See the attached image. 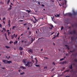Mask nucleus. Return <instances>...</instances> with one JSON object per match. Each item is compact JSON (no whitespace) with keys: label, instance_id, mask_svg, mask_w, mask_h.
Wrapping results in <instances>:
<instances>
[{"label":"nucleus","instance_id":"obj_1","mask_svg":"<svg viewBox=\"0 0 77 77\" xmlns=\"http://www.w3.org/2000/svg\"><path fill=\"white\" fill-rule=\"evenodd\" d=\"M23 63H25L24 64V65H25L26 66H28V65H30V63H32V62H28L27 64L26 63V60H23Z\"/></svg>","mask_w":77,"mask_h":77},{"label":"nucleus","instance_id":"obj_2","mask_svg":"<svg viewBox=\"0 0 77 77\" xmlns=\"http://www.w3.org/2000/svg\"><path fill=\"white\" fill-rule=\"evenodd\" d=\"M3 62H4L5 63H12V61H8L7 60H3Z\"/></svg>","mask_w":77,"mask_h":77},{"label":"nucleus","instance_id":"obj_3","mask_svg":"<svg viewBox=\"0 0 77 77\" xmlns=\"http://www.w3.org/2000/svg\"><path fill=\"white\" fill-rule=\"evenodd\" d=\"M63 15L64 16H67V15H68L69 16H72V14L70 13H66L65 14H64V13H63Z\"/></svg>","mask_w":77,"mask_h":77},{"label":"nucleus","instance_id":"obj_4","mask_svg":"<svg viewBox=\"0 0 77 77\" xmlns=\"http://www.w3.org/2000/svg\"><path fill=\"white\" fill-rule=\"evenodd\" d=\"M75 33H76V32H75V30H74L73 31L72 33V32H69V34H70V35H72V34H75Z\"/></svg>","mask_w":77,"mask_h":77},{"label":"nucleus","instance_id":"obj_5","mask_svg":"<svg viewBox=\"0 0 77 77\" xmlns=\"http://www.w3.org/2000/svg\"><path fill=\"white\" fill-rule=\"evenodd\" d=\"M69 68H70V69H72V65L71 64L70 65H69Z\"/></svg>","mask_w":77,"mask_h":77},{"label":"nucleus","instance_id":"obj_6","mask_svg":"<svg viewBox=\"0 0 77 77\" xmlns=\"http://www.w3.org/2000/svg\"><path fill=\"white\" fill-rule=\"evenodd\" d=\"M54 16L55 17H57V18H58V17H59L60 16V14H54Z\"/></svg>","mask_w":77,"mask_h":77},{"label":"nucleus","instance_id":"obj_7","mask_svg":"<svg viewBox=\"0 0 77 77\" xmlns=\"http://www.w3.org/2000/svg\"><path fill=\"white\" fill-rule=\"evenodd\" d=\"M15 34H14L13 35H11V39H14V38L15 37Z\"/></svg>","mask_w":77,"mask_h":77},{"label":"nucleus","instance_id":"obj_8","mask_svg":"<svg viewBox=\"0 0 77 77\" xmlns=\"http://www.w3.org/2000/svg\"><path fill=\"white\" fill-rule=\"evenodd\" d=\"M9 30H7V32L8 33V36H9V35L10 34H11V32H9Z\"/></svg>","mask_w":77,"mask_h":77},{"label":"nucleus","instance_id":"obj_9","mask_svg":"<svg viewBox=\"0 0 77 77\" xmlns=\"http://www.w3.org/2000/svg\"><path fill=\"white\" fill-rule=\"evenodd\" d=\"M8 26H9V27L10 26H11V24H10V20H9V21L8 22Z\"/></svg>","mask_w":77,"mask_h":77},{"label":"nucleus","instance_id":"obj_10","mask_svg":"<svg viewBox=\"0 0 77 77\" xmlns=\"http://www.w3.org/2000/svg\"><path fill=\"white\" fill-rule=\"evenodd\" d=\"M19 50L20 51L23 50V48H22L21 47H20L19 48Z\"/></svg>","mask_w":77,"mask_h":77},{"label":"nucleus","instance_id":"obj_11","mask_svg":"<svg viewBox=\"0 0 77 77\" xmlns=\"http://www.w3.org/2000/svg\"><path fill=\"white\" fill-rule=\"evenodd\" d=\"M29 52H30L31 53H33V51L32 49H30L28 51Z\"/></svg>","mask_w":77,"mask_h":77},{"label":"nucleus","instance_id":"obj_12","mask_svg":"<svg viewBox=\"0 0 77 77\" xmlns=\"http://www.w3.org/2000/svg\"><path fill=\"white\" fill-rule=\"evenodd\" d=\"M17 27L16 26H13L12 27V29L13 30H14L15 29V28Z\"/></svg>","mask_w":77,"mask_h":77},{"label":"nucleus","instance_id":"obj_13","mask_svg":"<svg viewBox=\"0 0 77 77\" xmlns=\"http://www.w3.org/2000/svg\"><path fill=\"white\" fill-rule=\"evenodd\" d=\"M71 40L72 41H73V40H74V37H72L71 38Z\"/></svg>","mask_w":77,"mask_h":77},{"label":"nucleus","instance_id":"obj_14","mask_svg":"<svg viewBox=\"0 0 77 77\" xmlns=\"http://www.w3.org/2000/svg\"><path fill=\"white\" fill-rule=\"evenodd\" d=\"M64 59H65L64 58H62L60 59V61H62V60H64Z\"/></svg>","mask_w":77,"mask_h":77},{"label":"nucleus","instance_id":"obj_15","mask_svg":"<svg viewBox=\"0 0 77 77\" xmlns=\"http://www.w3.org/2000/svg\"><path fill=\"white\" fill-rule=\"evenodd\" d=\"M26 12H28V13H29L30 12V11L27 10L26 11Z\"/></svg>","mask_w":77,"mask_h":77},{"label":"nucleus","instance_id":"obj_16","mask_svg":"<svg viewBox=\"0 0 77 77\" xmlns=\"http://www.w3.org/2000/svg\"><path fill=\"white\" fill-rule=\"evenodd\" d=\"M69 70H66L64 72H69Z\"/></svg>","mask_w":77,"mask_h":77},{"label":"nucleus","instance_id":"obj_17","mask_svg":"<svg viewBox=\"0 0 77 77\" xmlns=\"http://www.w3.org/2000/svg\"><path fill=\"white\" fill-rule=\"evenodd\" d=\"M35 66L37 67H39V68L40 67V66H39V65H35Z\"/></svg>","mask_w":77,"mask_h":77},{"label":"nucleus","instance_id":"obj_18","mask_svg":"<svg viewBox=\"0 0 77 77\" xmlns=\"http://www.w3.org/2000/svg\"><path fill=\"white\" fill-rule=\"evenodd\" d=\"M74 51H75V50H73V51H70V53H72V52H74Z\"/></svg>","mask_w":77,"mask_h":77},{"label":"nucleus","instance_id":"obj_19","mask_svg":"<svg viewBox=\"0 0 77 77\" xmlns=\"http://www.w3.org/2000/svg\"><path fill=\"white\" fill-rule=\"evenodd\" d=\"M33 17L34 18L35 20V21H37V20L36 19V18H35V16H33Z\"/></svg>","mask_w":77,"mask_h":77},{"label":"nucleus","instance_id":"obj_20","mask_svg":"<svg viewBox=\"0 0 77 77\" xmlns=\"http://www.w3.org/2000/svg\"><path fill=\"white\" fill-rule=\"evenodd\" d=\"M10 10H11V9H12V6L11 5H10Z\"/></svg>","mask_w":77,"mask_h":77},{"label":"nucleus","instance_id":"obj_21","mask_svg":"<svg viewBox=\"0 0 77 77\" xmlns=\"http://www.w3.org/2000/svg\"><path fill=\"white\" fill-rule=\"evenodd\" d=\"M63 29V26H62L61 28V30H62Z\"/></svg>","mask_w":77,"mask_h":77},{"label":"nucleus","instance_id":"obj_22","mask_svg":"<svg viewBox=\"0 0 77 77\" xmlns=\"http://www.w3.org/2000/svg\"><path fill=\"white\" fill-rule=\"evenodd\" d=\"M14 42H12V41H10L9 42V43L10 44H12V43H13Z\"/></svg>","mask_w":77,"mask_h":77},{"label":"nucleus","instance_id":"obj_23","mask_svg":"<svg viewBox=\"0 0 77 77\" xmlns=\"http://www.w3.org/2000/svg\"><path fill=\"white\" fill-rule=\"evenodd\" d=\"M64 1L65 2V5H66V0H65Z\"/></svg>","mask_w":77,"mask_h":77},{"label":"nucleus","instance_id":"obj_24","mask_svg":"<svg viewBox=\"0 0 77 77\" xmlns=\"http://www.w3.org/2000/svg\"><path fill=\"white\" fill-rule=\"evenodd\" d=\"M59 33H58L56 36L57 37H58V36H59Z\"/></svg>","mask_w":77,"mask_h":77},{"label":"nucleus","instance_id":"obj_25","mask_svg":"<svg viewBox=\"0 0 77 77\" xmlns=\"http://www.w3.org/2000/svg\"><path fill=\"white\" fill-rule=\"evenodd\" d=\"M14 44H15V43H16V44H17V43H18V42H17V41H16L15 42H14Z\"/></svg>","mask_w":77,"mask_h":77},{"label":"nucleus","instance_id":"obj_26","mask_svg":"<svg viewBox=\"0 0 77 77\" xmlns=\"http://www.w3.org/2000/svg\"><path fill=\"white\" fill-rule=\"evenodd\" d=\"M23 20H19V21H20V22H23Z\"/></svg>","mask_w":77,"mask_h":77},{"label":"nucleus","instance_id":"obj_27","mask_svg":"<svg viewBox=\"0 0 77 77\" xmlns=\"http://www.w3.org/2000/svg\"><path fill=\"white\" fill-rule=\"evenodd\" d=\"M74 61L76 62H77V60L75 59H74Z\"/></svg>","mask_w":77,"mask_h":77},{"label":"nucleus","instance_id":"obj_28","mask_svg":"<svg viewBox=\"0 0 77 77\" xmlns=\"http://www.w3.org/2000/svg\"><path fill=\"white\" fill-rule=\"evenodd\" d=\"M65 62H66V61H63V62H62V64H63L65 63Z\"/></svg>","mask_w":77,"mask_h":77},{"label":"nucleus","instance_id":"obj_29","mask_svg":"<svg viewBox=\"0 0 77 77\" xmlns=\"http://www.w3.org/2000/svg\"><path fill=\"white\" fill-rule=\"evenodd\" d=\"M21 68H22L23 69H25V67H23V66H21Z\"/></svg>","mask_w":77,"mask_h":77},{"label":"nucleus","instance_id":"obj_30","mask_svg":"<svg viewBox=\"0 0 77 77\" xmlns=\"http://www.w3.org/2000/svg\"><path fill=\"white\" fill-rule=\"evenodd\" d=\"M5 47H6V48H10V47L7 46H6Z\"/></svg>","mask_w":77,"mask_h":77},{"label":"nucleus","instance_id":"obj_31","mask_svg":"<svg viewBox=\"0 0 77 77\" xmlns=\"http://www.w3.org/2000/svg\"><path fill=\"white\" fill-rule=\"evenodd\" d=\"M10 2V0H8V1L7 2V4H8Z\"/></svg>","mask_w":77,"mask_h":77},{"label":"nucleus","instance_id":"obj_32","mask_svg":"<svg viewBox=\"0 0 77 77\" xmlns=\"http://www.w3.org/2000/svg\"><path fill=\"white\" fill-rule=\"evenodd\" d=\"M24 73V72H23V73H20V74L21 75H23V74Z\"/></svg>","mask_w":77,"mask_h":77},{"label":"nucleus","instance_id":"obj_33","mask_svg":"<svg viewBox=\"0 0 77 77\" xmlns=\"http://www.w3.org/2000/svg\"><path fill=\"white\" fill-rule=\"evenodd\" d=\"M5 38H6V39H8V38H7V36H6V34H5Z\"/></svg>","mask_w":77,"mask_h":77},{"label":"nucleus","instance_id":"obj_34","mask_svg":"<svg viewBox=\"0 0 77 77\" xmlns=\"http://www.w3.org/2000/svg\"><path fill=\"white\" fill-rule=\"evenodd\" d=\"M33 42V38H32V41H31V43H32V42Z\"/></svg>","mask_w":77,"mask_h":77},{"label":"nucleus","instance_id":"obj_35","mask_svg":"<svg viewBox=\"0 0 77 77\" xmlns=\"http://www.w3.org/2000/svg\"><path fill=\"white\" fill-rule=\"evenodd\" d=\"M5 19H6V17H4V18H3V20H5Z\"/></svg>","mask_w":77,"mask_h":77},{"label":"nucleus","instance_id":"obj_36","mask_svg":"<svg viewBox=\"0 0 77 77\" xmlns=\"http://www.w3.org/2000/svg\"><path fill=\"white\" fill-rule=\"evenodd\" d=\"M29 35H30V34H31V32H30V31L29 32Z\"/></svg>","mask_w":77,"mask_h":77},{"label":"nucleus","instance_id":"obj_37","mask_svg":"<svg viewBox=\"0 0 77 77\" xmlns=\"http://www.w3.org/2000/svg\"><path fill=\"white\" fill-rule=\"evenodd\" d=\"M53 65H55L56 64H55V63H54V62L53 63Z\"/></svg>","mask_w":77,"mask_h":77},{"label":"nucleus","instance_id":"obj_38","mask_svg":"<svg viewBox=\"0 0 77 77\" xmlns=\"http://www.w3.org/2000/svg\"><path fill=\"white\" fill-rule=\"evenodd\" d=\"M66 48H67V49H68V50H69V47H67Z\"/></svg>","mask_w":77,"mask_h":77},{"label":"nucleus","instance_id":"obj_39","mask_svg":"<svg viewBox=\"0 0 77 77\" xmlns=\"http://www.w3.org/2000/svg\"><path fill=\"white\" fill-rule=\"evenodd\" d=\"M18 36V35L17 34L16 36H15V38H16L17 37V36Z\"/></svg>","mask_w":77,"mask_h":77},{"label":"nucleus","instance_id":"obj_40","mask_svg":"<svg viewBox=\"0 0 77 77\" xmlns=\"http://www.w3.org/2000/svg\"><path fill=\"white\" fill-rule=\"evenodd\" d=\"M56 38V36H55L53 38V39H54L55 38Z\"/></svg>","mask_w":77,"mask_h":77},{"label":"nucleus","instance_id":"obj_41","mask_svg":"<svg viewBox=\"0 0 77 77\" xmlns=\"http://www.w3.org/2000/svg\"><path fill=\"white\" fill-rule=\"evenodd\" d=\"M35 59H36V62H38V60H37L36 58H35Z\"/></svg>","mask_w":77,"mask_h":77},{"label":"nucleus","instance_id":"obj_42","mask_svg":"<svg viewBox=\"0 0 77 77\" xmlns=\"http://www.w3.org/2000/svg\"><path fill=\"white\" fill-rule=\"evenodd\" d=\"M3 30H4L5 31V30H6V29H5V28H3Z\"/></svg>","mask_w":77,"mask_h":77},{"label":"nucleus","instance_id":"obj_43","mask_svg":"<svg viewBox=\"0 0 77 77\" xmlns=\"http://www.w3.org/2000/svg\"><path fill=\"white\" fill-rule=\"evenodd\" d=\"M42 6H43V7H44V5L43 4H42Z\"/></svg>","mask_w":77,"mask_h":77},{"label":"nucleus","instance_id":"obj_44","mask_svg":"<svg viewBox=\"0 0 77 77\" xmlns=\"http://www.w3.org/2000/svg\"><path fill=\"white\" fill-rule=\"evenodd\" d=\"M11 5H12V6H13V4H12V3H11Z\"/></svg>","mask_w":77,"mask_h":77},{"label":"nucleus","instance_id":"obj_45","mask_svg":"<svg viewBox=\"0 0 77 77\" xmlns=\"http://www.w3.org/2000/svg\"><path fill=\"white\" fill-rule=\"evenodd\" d=\"M2 26V24H0V27H1Z\"/></svg>","mask_w":77,"mask_h":77},{"label":"nucleus","instance_id":"obj_46","mask_svg":"<svg viewBox=\"0 0 77 77\" xmlns=\"http://www.w3.org/2000/svg\"><path fill=\"white\" fill-rule=\"evenodd\" d=\"M38 5H40V2H38Z\"/></svg>","mask_w":77,"mask_h":77},{"label":"nucleus","instance_id":"obj_47","mask_svg":"<svg viewBox=\"0 0 77 77\" xmlns=\"http://www.w3.org/2000/svg\"><path fill=\"white\" fill-rule=\"evenodd\" d=\"M20 37L19 36V37L17 38V39H18V40H19V39H20Z\"/></svg>","mask_w":77,"mask_h":77},{"label":"nucleus","instance_id":"obj_48","mask_svg":"<svg viewBox=\"0 0 77 77\" xmlns=\"http://www.w3.org/2000/svg\"><path fill=\"white\" fill-rule=\"evenodd\" d=\"M24 26H25V25H27V23H24Z\"/></svg>","mask_w":77,"mask_h":77},{"label":"nucleus","instance_id":"obj_49","mask_svg":"<svg viewBox=\"0 0 77 77\" xmlns=\"http://www.w3.org/2000/svg\"><path fill=\"white\" fill-rule=\"evenodd\" d=\"M3 24H5V22L3 21Z\"/></svg>","mask_w":77,"mask_h":77},{"label":"nucleus","instance_id":"obj_50","mask_svg":"<svg viewBox=\"0 0 77 77\" xmlns=\"http://www.w3.org/2000/svg\"><path fill=\"white\" fill-rule=\"evenodd\" d=\"M54 32H53L51 34V35H53V34H54Z\"/></svg>","mask_w":77,"mask_h":77},{"label":"nucleus","instance_id":"obj_51","mask_svg":"<svg viewBox=\"0 0 77 77\" xmlns=\"http://www.w3.org/2000/svg\"><path fill=\"white\" fill-rule=\"evenodd\" d=\"M21 42H22V43H23V42H24V41L22 40V41Z\"/></svg>","mask_w":77,"mask_h":77},{"label":"nucleus","instance_id":"obj_52","mask_svg":"<svg viewBox=\"0 0 77 77\" xmlns=\"http://www.w3.org/2000/svg\"><path fill=\"white\" fill-rule=\"evenodd\" d=\"M33 21V22L34 23H36V21Z\"/></svg>","mask_w":77,"mask_h":77},{"label":"nucleus","instance_id":"obj_53","mask_svg":"<svg viewBox=\"0 0 77 77\" xmlns=\"http://www.w3.org/2000/svg\"><path fill=\"white\" fill-rule=\"evenodd\" d=\"M73 65L74 66V65H75V63H73Z\"/></svg>","mask_w":77,"mask_h":77},{"label":"nucleus","instance_id":"obj_54","mask_svg":"<svg viewBox=\"0 0 77 77\" xmlns=\"http://www.w3.org/2000/svg\"><path fill=\"white\" fill-rule=\"evenodd\" d=\"M29 29H30V28H29V27H28V28H27V29H28V30H29Z\"/></svg>","mask_w":77,"mask_h":77},{"label":"nucleus","instance_id":"obj_55","mask_svg":"<svg viewBox=\"0 0 77 77\" xmlns=\"http://www.w3.org/2000/svg\"><path fill=\"white\" fill-rule=\"evenodd\" d=\"M51 27H53V25H51Z\"/></svg>","mask_w":77,"mask_h":77},{"label":"nucleus","instance_id":"obj_56","mask_svg":"<svg viewBox=\"0 0 77 77\" xmlns=\"http://www.w3.org/2000/svg\"><path fill=\"white\" fill-rule=\"evenodd\" d=\"M23 34H22L21 35H20V36H23Z\"/></svg>","mask_w":77,"mask_h":77},{"label":"nucleus","instance_id":"obj_57","mask_svg":"<svg viewBox=\"0 0 77 77\" xmlns=\"http://www.w3.org/2000/svg\"><path fill=\"white\" fill-rule=\"evenodd\" d=\"M59 3V5L60 6H61V5H60V4Z\"/></svg>","mask_w":77,"mask_h":77},{"label":"nucleus","instance_id":"obj_58","mask_svg":"<svg viewBox=\"0 0 77 77\" xmlns=\"http://www.w3.org/2000/svg\"><path fill=\"white\" fill-rule=\"evenodd\" d=\"M66 56H68V54H66Z\"/></svg>","mask_w":77,"mask_h":77},{"label":"nucleus","instance_id":"obj_59","mask_svg":"<svg viewBox=\"0 0 77 77\" xmlns=\"http://www.w3.org/2000/svg\"><path fill=\"white\" fill-rule=\"evenodd\" d=\"M65 47H67L68 46V45H65Z\"/></svg>","mask_w":77,"mask_h":77},{"label":"nucleus","instance_id":"obj_60","mask_svg":"<svg viewBox=\"0 0 77 77\" xmlns=\"http://www.w3.org/2000/svg\"><path fill=\"white\" fill-rule=\"evenodd\" d=\"M66 77H69V76H66Z\"/></svg>","mask_w":77,"mask_h":77},{"label":"nucleus","instance_id":"obj_61","mask_svg":"<svg viewBox=\"0 0 77 77\" xmlns=\"http://www.w3.org/2000/svg\"><path fill=\"white\" fill-rule=\"evenodd\" d=\"M50 29H53V28L51 27V28H50Z\"/></svg>","mask_w":77,"mask_h":77},{"label":"nucleus","instance_id":"obj_62","mask_svg":"<svg viewBox=\"0 0 77 77\" xmlns=\"http://www.w3.org/2000/svg\"><path fill=\"white\" fill-rule=\"evenodd\" d=\"M63 5H64V4L63 3Z\"/></svg>","mask_w":77,"mask_h":77},{"label":"nucleus","instance_id":"obj_63","mask_svg":"<svg viewBox=\"0 0 77 77\" xmlns=\"http://www.w3.org/2000/svg\"><path fill=\"white\" fill-rule=\"evenodd\" d=\"M43 49H42L41 50V51H43Z\"/></svg>","mask_w":77,"mask_h":77},{"label":"nucleus","instance_id":"obj_64","mask_svg":"<svg viewBox=\"0 0 77 77\" xmlns=\"http://www.w3.org/2000/svg\"><path fill=\"white\" fill-rule=\"evenodd\" d=\"M36 33H38V32H37V31H36Z\"/></svg>","mask_w":77,"mask_h":77}]
</instances>
